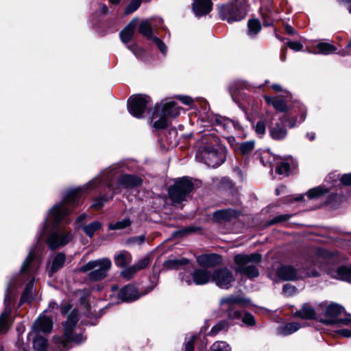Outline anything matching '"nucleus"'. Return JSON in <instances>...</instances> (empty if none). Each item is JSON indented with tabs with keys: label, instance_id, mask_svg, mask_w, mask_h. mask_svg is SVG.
Returning a JSON list of instances; mask_svg holds the SVG:
<instances>
[{
	"label": "nucleus",
	"instance_id": "obj_45",
	"mask_svg": "<svg viewBox=\"0 0 351 351\" xmlns=\"http://www.w3.org/2000/svg\"><path fill=\"white\" fill-rule=\"evenodd\" d=\"M150 256L147 254L142 258H139L135 263L134 265L138 271L147 268L150 264Z\"/></svg>",
	"mask_w": 351,
	"mask_h": 351
},
{
	"label": "nucleus",
	"instance_id": "obj_30",
	"mask_svg": "<svg viewBox=\"0 0 351 351\" xmlns=\"http://www.w3.org/2000/svg\"><path fill=\"white\" fill-rule=\"evenodd\" d=\"M138 19H133L125 27V28L121 31L120 32V38L121 40L126 45H129V42L132 38L134 31L137 26Z\"/></svg>",
	"mask_w": 351,
	"mask_h": 351
},
{
	"label": "nucleus",
	"instance_id": "obj_28",
	"mask_svg": "<svg viewBox=\"0 0 351 351\" xmlns=\"http://www.w3.org/2000/svg\"><path fill=\"white\" fill-rule=\"evenodd\" d=\"M193 283L196 285H204L212 282V274L205 269H195L192 273Z\"/></svg>",
	"mask_w": 351,
	"mask_h": 351
},
{
	"label": "nucleus",
	"instance_id": "obj_56",
	"mask_svg": "<svg viewBox=\"0 0 351 351\" xmlns=\"http://www.w3.org/2000/svg\"><path fill=\"white\" fill-rule=\"evenodd\" d=\"M145 241V236L144 234L132 237L129 239L128 242L130 243H135L141 245Z\"/></svg>",
	"mask_w": 351,
	"mask_h": 351
},
{
	"label": "nucleus",
	"instance_id": "obj_48",
	"mask_svg": "<svg viewBox=\"0 0 351 351\" xmlns=\"http://www.w3.org/2000/svg\"><path fill=\"white\" fill-rule=\"evenodd\" d=\"M254 148V143L253 141L244 142L239 145V150L243 155L249 154Z\"/></svg>",
	"mask_w": 351,
	"mask_h": 351
},
{
	"label": "nucleus",
	"instance_id": "obj_47",
	"mask_svg": "<svg viewBox=\"0 0 351 351\" xmlns=\"http://www.w3.org/2000/svg\"><path fill=\"white\" fill-rule=\"evenodd\" d=\"M141 0H132L125 8L124 13L128 15L135 12L141 5Z\"/></svg>",
	"mask_w": 351,
	"mask_h": 351
},
{
	"label": "nucleus",
	"instance_id": "obj_3",
	"mask_svg": "<svg viewBox=\"0 0 351 351\" xmlns=\"http://www.w3.org/2000/svg\"><path fill=\"white\" fill-rule=\"evenodd\" d=\"M50 211L51 209L49 210V213L45 219L42 234L48 231L50 226H53V228L48 232L46 242L49 248L51 250H54L60 248L71 242L73 239V235L70 231L58 226L60 221H62L66 215L62 217L60 221L55 222L53 221V217H50V219H49Z\"/></svg>",
	"mask_w": 351,
	"mask_h": 351
},
{
	"label": "nucleus",
	"instance_id": "obj_51",
	"mask_svg": "<svg viewBox=\"0 0 351 351\" xmlns=\"http://www.w3.org/2000/svg\"><path fill=\"white\" fill-rule=\"evenodd\" d=\"M180 278L182 282H185L187 285H191L193 283L192 273L184 271L180 274Z\"/></svg>",
	"mask_w": 351,
	"mask_h": 351
},
{
	"label": "nucleus",
	"instance_id": "obj_42",
	"mask_svg": "<svg viewBox=\"0 0 351 351\" xmlns=\"http://www.w3.org/2000/svg\"><path fill=\"white\" fill-rule=\"evenodd\" d=\"M189 263L186 258L182 259H171L166 261L165 265L167 268L173 269H178L179 266L186 265Z\"/></svg>",
	"mask_w": 351,
	"mask_h": 351
},
{
	"label": "nucleus",
	"instance_id": "obj_16",
	"mask_svg": "<svg viewBox=\"0 0 351 351\" xmlns=\"http://www.w3.org/2000/svg\"><path fill=\"white\" fill-rule=\"evenodd\" d=\"M87 218L88 215L86 213L80 215L76 219L75 224L77 228L83 230L87 237L92 238L95 233L101 228L102 225L99 221H93L88 224H86L85 222Z\"/></svg>",
	"mask_w": 351,
	"mask_h": 351
},
{
	"label": "nucleus",
	"instance_id": "obj_37",
	"mask_svg": "<svg viewBox=\"0 0 351 351\" xmlns=\"http://www.w3.org/2000/svg\"><path fill=\"white\" fill-rule=\"evenodd\" d=\"M331 191L330 189L324 186H319L313 189H310L307 193L306 195L308 199H319L326 193H328Z\"/></svg>",
	"mask_w": 351,
	"mask_h": 351
},
{
	"label": "nucleus",
	"instance_id": "obj_27",
	"mask_svg": "<svg viewBox=\"0 0 351 351\" xmlns=\"http://www.w3.org/2000/svg\"><path fill=\"white\" fill-rule=\"evenodd\" d=\"M142 179L135 175L123 174L118 180V184L123 188H133L141 185Z\"/></svg>",
	"mask_w": 351,
	"mask_h": 351
},
{
	"label": "nucleus",
	"instance_id": "obj_15",
	"mask_svg": "<svg viewBox=\"0 0 351 351\" xmlns=\"http://www.w3.org/2000/svg\"><path fill=\"white\" fill-rule=\"evenodd\" d=\"M209 122L216 127V130L219 132H230L233 130H240V124L227 117H221L218 114L209 116Z\"/></svg>",
	"mask_w": 351,
	"mask_h": 351
},
{
	"label": "nucleus",
	"instance_id": "obj_23",
	"mask_svg": "<svg viewBox=\"0 0 351 351\" xmlns=\"http://www.w3.org/2000/svg\"><path fill=\"white\" fill-rule=\"evenodd\" d=\"M239 213L234 209L218 210L213 213V219L218 223H223L236 219Z\"/></svg>",
	"mask_w": 351,
	"mask_h": 351
},
{
	"label": "nucleus",
	"instance_id": "obj_5",
	"mask_svg": "<svg viewBox=\"0 0 351 351\" xmlns=\"http://www.w3.org/2000/svg\"><path fill=\"white\" fill-rule=\"evenodd\" d=\"M180 110L174 101H161L157 104L151 117L152 127L156 130L165 129L168 125L169 118L177 117Z\"/></svg>",
	"mask_w": 351,
	"mask_h": 351
},
{
	"label": "nucleus",
	"instance_id": "obj_21",
	"mask_svg": "<svg viewBox=\"0 0 351 351\" xmlns=\"http://www.w3.org/2000/svg\"><path fill=\"white\" fill-rule=\"evenodd\" d=\"M263 98L266 103L268 105L272 106L277 112H287L290 110V107L287 104V101L285 98L267 95H265Z\"/></svg>",
	"mask_w": 351,
	"mask_h": 351
},
{
	"label": "nucleus",
	"instance_id": "obj_26",
	"mask_svg": "<svg viewBox=\"0 0 351 351\" xmlns=\"http://www.w3.org/2000/svg\"><path fill=\"white\" fill-rule=\"evenodd\" d=\"M197 262L204 267H214L221 263V258L215 254H202L197 257Z\"/></svg>",
	"mask_w": 351,
	"mask_h": 351
},
{
	"label": "nucleus",
	"instance_id": "obj_63",
	"mask_svg": "<svg viewBox=\"0 0 351 351\" xmlns=\"http://www.w3.org/2000/svg\"><path fill=\"white\" fill-rule=\"evenodd\" d=\"M58 305L54 302H51L48 306V308L45 311V313L51 312L54 309H58Z\"/></svg>",
	"mask_w": 351,
	"mask_h": 351
},
{
	"label": "nucleus",
	"instance_id": "obj_61",
	"mask_svg": "<svg viewBox=\"0 0 351 351\" xmlns=\"http://www.w3.org/2000/svg\"><path fill=\"white\" fill-rule=\"evenodd\" d=\"M17 351H29V346L21 341L20 339H18L16 342Z\"/></svg>",
	"mask_w": 351,
	"mask_h": 351
},
{
	"label": "nucleus",
	"instance_id": "obj_52",
	"mask_svg": "<svg viewBox=\"0 0 351 351\" xmlns=\"http://www.w3.org/2000/svg\"><path fill=\"white\" fill-rule=\"evenodd\" d=\"M127 48L137 58H141L144 53L143 50L138 47L136 44L128 45Z\"/></svg>",
	"mask_w": 351,
	"mask_h": 351
},
{
	"label": "nucleus",
	"instance_id": "obj_62",
	"mask_svg": "<svg viewBox=\"0 0 351 351\" xmlns=\"http://www.w3.org/2000/svg\"><path fill=\"white\" fill-rule=\"evenodd\" d=\"M290 217L291 216L289 215H282L277 216L273 219L271 223H276L278 222L287 221L290 218Z\"/></svg>",
	"mask_w": 351,
	"mask_h": 351
},
{
	"label": "nucleus",
	"instance_id": "obj_39",
	"mask_svg": "<svg viewBox=\"0 0 351 351\" xmlns=\"http://www.w3.org/2000/svg\"><path fill=\"white\" fill-rule=\"evenodd\" d=\"M247 35L250 37H254L261 29V25L258 19H250L247 23Z\"/></svg>",
	"mask_w": 351,
	"mask_h": 351
},
{
	"label": "nucleus",
	"instance_id": "obj_33",
	"mask_svg": "<svg viewBox=\"0 0 351 351\" xmlns=\"http://www.w3.org/2000/svg\"><path fill=\"white\" fill-rule=\"evenodd\" d=\"M336 51L337 48L333 45L319 42L313 45L312 53L314 54L329 55L335 53Z\"/></svg>",
	"mask_w": 351,
	"mask_h": 351
},
{
	"label": "nucleus",
	"instance_id": "obj_11",
	"mask_svg": "<svg viewBox=\"0 0 351 351\" xmlns=\"http://www.w3.org/2000/svg\"><path fill=\"white\" fill-rule=\"evenodd\" d=\"M278 277L284 281H295L306 277L318 276L319 272L313 270L312 271H304L295 269L289 265H282L277 269Z\"/></svg>",
	"mask_w": 351,
	"mask_h": 351
},
{
	"label": "nucleus",
	"instance_id": "obj_7",
	"mask_svg": "<svg viewBox=\"0 0 351 351\" xmlns=\"http://www.w3.org/2000/svg\"><path fill=\"white\" fill-rule=\"evenodd\" d=\"M247 0H236L234 3L219 6V12L222 20L228 23L243 19L247 12Z\"/></svg>",
	"mask_w": 351,
	"mask_h": 351
},
{
	"label": "nucleus",
	"instance_id": "obj_49",
	"mask_svg": "<svg viewBox=\"0 0 351 351\" xmlns=\"http://www.w3.org/2000/svg\"><path fill=\"white\" fill-rule=\"evenodd\" d=\"M223 313L227 315L228 319L230 320H237L241 319L242 317L241 312L235 309V308L224 311Z\"/></svg>",
	"mask_w": 351,
	"mask_h": 351
},
{
	"label": "nucleus",
	"instance_id": "obj_35",
	"mask_svg": "<svg viewBox=\"0 0 351 351\" xmlns=\"http://www.w3.org/2000/svg\"><path fill=\"white\" fill-rule=\"evenodd\" d=\"M155 24L152 19L143 21L139 25L138 32L143 36L153 40V38H156V36H154V30L153 26Z\"/></svg>",
	"mask_w": 351,
	"mask_h": 351
},
{
	"label": "nucleus",
	"instance_id": "obj_14",
	"mask_svg": "<svg viewBox=\"0 0 351 351\" xmlns=\"http://www.w3.org/2000/svg\"><path fill=\"white\" fill-rule=\"evenodd\" d=\"M234 281L232 271L226 267L217 268L212 274V282L220 289H229Z\"/></svg>",
	"mask_w": 351,
	"mask_h": 351
},
{
	"label": "nucleus",
	"instance_id": "obj_32",
	"mask_svg": "<svg viewBox=\"0 0 351 351\" xmlns=\"http://www.w3.org/2000/svg\"><path fill=\"white\" fill-rule=\"evenodd\" d=\"M132 260L131 254L126 250L118 251L114 254V261L117 267H125L129 265Z\"/></svg>",
	"mask_w": 351,
	"mask_h": 351
},
{
	"label": "nucleus",
	"instance_id": "obj_17",
	"mask_svg": "<svg viewBox=\"0 0 351 351\" xmlns=\"http://www.w3.org/2000/svg\"><path fill=\"white\" fill-rule=\"evenodd\" d=\"M250 303V300L239 295H229L223 297L219 300V305L222 312L231 310L236 306H243Z\"/></svg>",
	"mask_w": 351,
	"mask_h": 351
},
{
	"label": "nucleus",
	"instance_id": "obj_46",
	"mask_svg": "<svg viewBox=\"0 0 351 351\" xmlns=\"http://www.w3.org/2000/svg\"><path fill=\"white\" fill-rule=\"evenodd\" d=\"M276 171V173L280 175L287 176L290 171V165L288 162L282 161L279 165H278Z\"/></svg>",
	"mask_w": 351,
	"mask_h": 351
},
{
	"label": "nucleus",
	"instance_id": "obj_8",
	"mask_svg": "<svg viewBox=\"0 0 351 351\" xmlns=\"http://www.w3.org/2000/svg\"><path fill=\"white\" fill-rule=\"evenodd\" d=\"M196 159L208 167L215 168L226 160V151L222 147H200L196 153Z\"/></svg>",
	"mask_w": 351,
	"mask_h": 351
},
{
	"label": "nucleus",
	"instance_id": "obj_25",
	"mask_svg": "<svg viewBox=\"0 0 351 351\" xmlns=\"http://www.w3.org/2000/svg\"><path fill=\"white\" fill-rule=\"evenodd\" d=\"M329 274L333 278L351 283V266L342 265L332 269Z\"/></svg>",
	"mask_w": 351,
	"mask_h": 351
},
{
	"label": "nucleus",
	"instance_id": "obj_34",
	"mask_svg": "<svg viewBox=\"0 0 351 351\" xmlns=\"http://www.w3.org/2000/svg\"><path fill=\"white\" fill-rule=\"evenodd\" d=\"M295 315L304 319H312L315 317V311L310 303H305L300 310L296 311Z\"/></svg>",
	"mask_w": 351,
	"mask_h": 351
},
{
	"label": "nucleus",
	"instance_id": "obj_6",
	"mask_svg": "<svg viewBox=\"0 0 351 351\" xmlns=\"http://www.w3.org/2000/svg\"><path fill=\"white\" fill-rule=\"evenodd\" d=\"M261 255L258 253L250 254H237L234 257L236 272L247 276L249 278H256L259 275L257 265L261 262Z\"/></svg>",
	"mask_w": 351,
	"mask_h": 351
},
{
	"label": "nucleus",
	"instance_id": "obj_41",
	"mask_svg": "<svg viewBox=\"0 0 351 351\" xmlns=\"http://www.w3.org/2000/svg\"><path fill=\"white\" fill-rule=\"evenodd\" d=\"M131 225V221L129 218H125L121 221L115 223H110L108 225V229L111 230H122Z\"/></svg>",
	"mask_w": 351,
	"mask_h": 351
},
{
	"label": "nucleus",
	"instance_id": "obj_20",
	"mask_svg": "<svg viewBox=\"0 0 351 351\" xmlns=\"http://www.w3.org/2000/svg\"><path fill=\"white\" fill-rule=\"evenodd\" d=\"M213 8L212 0H193L192 10L197 17L209 14Z\"/></svg>",
	"mask_w": 351,
	"mask_h": 351
},
{
	"label": "nucleus",
	"instance_id": "obj_13",
	"mask_svg": "<svg viewBox=\"0 0 351 351\" xmlns=\"http://www.w3.org/2000/svg\"><path fill=\"white\" fill-rule=\"evenodd\" d=\"M151 103V98L146 95L137 94L131 96L128 101L129 112L134 117H143L145 109Z\"/></svg>",
	"mask_w": 351,
	"mask_h": 351
},
{
	"label": "nucleus",
	"instance_id": "obj_53",
	"mask_svg": "<svg viewBox=\"0 0 351 351\" xmlns=\"http://www.w3.org/2000/svg\"><path fill=\"white\" fill-rule=\"evenodd\" d=\"M282 291L286 295L291 296L295 294L298 292V290L295 286L290 284H286L283 286Z\"/></svg>",
	"mask_w": 351,
	"mask_h": 351
},
{
	"label": "nucleus",
	"instance_id": "obj_40",
	"mask_svg": "<svg viewBox=\"0 0 351 351\" xmlns=\"http://www.w3.org/2000/svg\"><path fill=\"white\" fill-rule=\"evenodd\" d=\"M229 327V324L226 320H221L215 324L211 328L210 331L208 332V335L210 336H215L219 332L223 330H226Z\"/></svg>",
	"mask_w": 351,
	"mask_h": 351
},
{
	"label": "nucleus",
	"instance_id": "obj_60",
	"mask_svg": "<svg viewBox=\"0 0 351 351\" xmlns=\"http://www.w3.org/2000/svg\"><path fill=\"white\" fill-rule=\"evenodd\" d=\"M178 97L180 101L185 105L191 106L193 103V99L189 96L179 95Z\"/></svg>",
	"mask_w": 351,
	"mask_h": 351
},
{
	"label": "nucleus",
	"instance_id": "obj_29",
	"mask_svg": "<svg viewBox=\"0 0 351 351\" xmlns=\"http://www.w3.org/2000/svg\"><path fill=\"white\" fill-rule=\"evenodd\" d=\"M269 133L273 140L282 141L287 137L288 131L285 125L278 122L269 128Z\"/></svg>",
	"mask_w": 351,
	"mask_h": 351
},
{
	"label": "nucleus",
	"instance_id": "obj_59",
	"mask_svg": "<svg viewBox=\"0 0 351 351\" xmlns=\"http://www.w3.org/2000/svg\"><path fill=\"white\" fill-rule=\"evenodd\" d=\"M340 182L345 186H351V173L343 174L341 178Z\"/></svg>",
	"mask_w": 351,
	"mask_h": 351
},
{
	"label": "nucleus",
	"instance_id": "obj_1",
	"mask_svg": "<svg viewBox=\"0 0 351 351\" xmlns=\"http://www.w3.org/2000/svg\"><path fill=\"white\" fill-rule=\"evenodd\" d=\"M120 166L113 165L108 169L102 171L99 175L90 180L82 186L70 189L66 191L62 201L56 204L49 213V218L53 217V221L58 222L64 215H69L71 213V207L77 206L83 194L88 193L92 190L99 188L108 189V193L101 194L94 199L91 207L95 210L101 208L104 203L113 197L114 194L120 192L119 186L114 187L112 183L113 178L119 172Z\"/></svg>",
	"mask_w": 351,
	"mask_h": 351
},
{
	"label": "nucleus",
	"instance_id": "obj_54",
	"mask_svg": "<svg viewBox=\"0 0 351 351\" xmlns=\"http://www.w3.org/2000/svg\"><path fill=\"white\" fill-rule=\"evenodd\" d=\"M153 42L156 44L161 53L164 55L167 53V48L166 45L158 37L153 38Z\"/></svg>",
	"mask_w": 351,
	"mask_h": 351
},
{
	"label": "nucleus",
	"instance_id": "obj_9",
	"mask_svg": "<svg viewBox=\"0 0 351 351\" xmlns=\"http://www.w3.org/2000/svg\"><path fill=\"white\" fill-rule=\"evenodd\" d=\"M112 266V262L108 258H102L95 261H90L82 265L80 271L89 273V278L94 281L105 278Z\"/></svg>",
	"mask_w": 351,
	"mask_h": 351
},
{
	"label": "nucleus",
	"instance_id": "obj_22",
	"mask_svg": "<svg viewBox=\"0 0 351 351\" xmlns=\"http://www.w3.org/2000/svg\"><path fill=\"white\" fill-rule=\"evenodd\" d=\"M143 294L140 293L134 285H126L123 287L119 293V298L126 302H131L138 299Z\"/></svg>",
	"mask_w": 351,
	"mask_h": 351
},
{
	"label": "nucleus",
	"instance_id": "obj_50",
	"mask_svg": "<svg viewBox=\"0 0 351 351\" xmlns=\"http://www.w3.org/2000/svg\"><path fill=\"white\" fill-rule=\"evenodd\" d=\"M243 323L247 326H253L256 324L254 317L250 313H245L241 317Z\"/></svg>",
	"mask_w": 351,
	"mask_h": 351
},
{
	"label": "nucleus",
	"instance_id": "obj_58",
	"mask_svg": "<svg viewBox=\"0 0 351 351\" xmlns=\"http://www.w3.org/2000/svg\"><path fill=\"white\" fill-rule=\"evenodd\" d=\"M195 336H191L185 343V351H193Z\"/></svg>",
	"mask_w": 351,
	"mask_h": 351
},
{
	"label": "nucleus",
	"instance_id": "obj_43",
	"mask_svg": "<svg viewBox=\"0 0 351 351\" xmlns=\"http://www.w3.org/2000/svg\"><path fill=\"white\" fill-rule=\"evenodd\" d=\"M137 271H138L134 264L132 265L126 267L124 269H123L121 272V275L123 278L129 280L134 277Z\"/></svg>",
	"mask_w": 351,
	"mask_h": 351
},
{
	"label": "nucleus",
	"instance_id": "obj_64",
	"mask_svg": "<svg viewBox=\"0 0 351 351\" xmlns=\"http://www.w3.org/2000/svg\"><path fill=\"white\" fill-rule=\"evenodd\" d=\"M339 334L345 337H350L351 329H341L339 330Z\"/></svg>",
	"mask_w": 351,
	"mask_h": 351
},
{
	"label": "nucleus",
	"instance_id": "obj_36",
	"mask_svg": "<svg viewBox=\"0 0 351 351\" xmlns=\"http://www.w3.org/2000/svg\"><path fill=\"white\" fill-rule=\"evenodd\" d=\"M201 147H221L219 145V137L214 133H205L202 136L201 138Z\"/></svg>",
	"mask_w": 351,
	"mask_h": 351
},
{
	"label": "nucleus",
	"instance_id": "obj_31",
	"mask_svg": "<svg viewBox=\"0 0 351 351\" xmlns=\"http://www.w3.org/2000/svg\"><path fill=\"white\" fill-rule=\"evenodd\" d=\"M304 326V324L298 322L286 323L278 327L277 333L282 336H287L295 332Z\"/></svg>",
	"mask_w": 351,
	"mask_h": 351
},
{
	"label": "nucleus",
	"instance_id": "obj_24",
	"mask_svg": "<svg viewBox=\"0 0 351 351\" xmlns=\"http://www.w3.org/2000/svg\"><path fill=\"white\" fill-rule=\"evenodd\" d=\"M298 108L300 109L299 120L297 117H292L289 114H285L281 119H280V121H285L289 128H293L296 127L298 124H300L304 122L306 117V109L302 104H299Z\"/></svg>",
	"mask_w": 351,
	"mask_h": 351
},
{
	"label": "nucleus",
	"instance_id": "obj_2",
	"mask_svg": "<svg viewBox=\"0 0 351 351\" xmlns=\"http://www.w3.org/2000/svg\"><path fill=\"white\" fill-rule=\"evenodd\" d=\"M40 263V259L35 255L34 248H32L21 265L19 279L13 278L8 285L4 297L5 308L0 315V333H3L8 330V317L12 309L11 304L15 298L14 289L18 285H21V282L27 281V284L21 295L20 304L29 302L33 299L34 274L38 269Z\"/></svg>",
	"mask_w": 351,
	"mask_h": 351
},
{
	"label": "nucleus",
	"instance_id": "obj_44",
	"mask_svg": "<svg viewBox=\"0 0 351 351\" xmlns=\"http://www.w3.org/2000/svg\"><path fill=\"white\" fill-rule=\"evenodd\" d=\"M210 351H231V348L226 342L219 341L211 346Z\"/></svg>",
	"mask_w": 351,
	"mask_h": 351
},
{
	"label": "nucleus",
	"instance_id": "obj_57",
	"mask_svg": "<svg viewBox=\"0 0 351 351\" xmlns=\"http://www.w3.org/2000/svg\"><path fill=\"white\" fill-rule=\"evenodd\" d=\"M287 46L295 51H301L303 48V45L300 42L289 41L287 43Z\"/></svg>",
	"mask_w": 351,
	"mask_h": 351
},
{
	"label": "nucleus",
	"instance_id": "obj_10",
	"mask_svg": "<svg viewBox=\"0 0 351 351\" xmlns=\"http://www.w3.org/2000/svg\"><path fill=\"white\" fill-rule=\"evenodd\" d=\"M325 317L321 322L327 325L348 324L351 319L346 317L344 308L337 304L328 305L325 310Z\"/></svg>",
	"mask_w": 351,
	"mask_h": 351
},
{
	"label": "nucleus",
	"instance_id": "obj_55",
	"mask_svg": "<svg viewBox=\"0 0 351 351\" xmlns=\"http://www.w3.org/2000/svg\"><path fill=\"white\" fill-rule=\"evenodd\" d=\"M254 129H255L256 132L258 134H260V135L264 134L265 132V130H266L265 123L264 122V121H263V120L258 121L256 123V124L255 125Z\"/></svg>",
	"mask_w": 351,
	"mask_h": 351
},
{
	"label": "nucleus",
	"instance_id": "obj_4",
	"mask_svg": "<svg viewBox=\"0 0 351 351\" xmlns=\"http://www.w3.org/2000/svg\"><path fill=\"white\" fill-rule=\"evenodd\" d=\"M77 322V311L73 310L67 316V319L64 324V336L55 338L59 348L67 350L69 348V344L70 343L80 344L86 340V337L81 332L79 334L76 332Z\"/></svg>",
	"mask_w": 351,
	"mask_h": 351
},
{
	"label": "nucleus",
	"instance_id": "obj_18",
	"mask_svg": "<svg viewBox=\"0 0 351 351\" xmlns=\"http://www.w3.org/2000/svg\"><path fill=\"white\" fill-rule=\"evenodd\" d=\"M53 327V322L51 318L45 315H40L36 319L32 326V331L29 333L27 339H29L34 334L40 332L49 333Z\"/></svg>",
	"mask_w": 351,
	"mask_h": 351
},
{
	"label": "nucleus",
	"instance_id": "obj_38",
	"mask_svg": "<svg viewBox=\"0 0 351 351\" xmlns=\"http://www.w3.org/2000/svg\"><path fill=\"white\" fill-rule=\"evenodd\" d=\"M31 337L33 338V347L37 351H45L47 341L43 337L38 336V334H34Z\"/></svg>",
	"mask_w": 351,
	"mask_h": 351
},
{
	"label": "nucleus",
	"instance_id": "obj_19",
	"mask_svg": "<svg viewBox=\"0 0 351 351\" xmlns=\"http://www.w3.org/2000/svg\"><path fill=\"white\" fill-rule=\"evenodd\" d=\"M66 262V255L62 252H58L54 254L51 261L48 263L47 272L49 276L51 277L58 270L62 269Z\"/></svg>",
	"mask_w": 351,
	"mask_h": 351
},
{
	"label": "nucleus",
	"instance_id": "obj_12",
	"mask_svg": "<svg viewBox=\"0 0 351 351\" xmlns=\"http://www.w3.org/2000/svg\"><path fill=\"white\" fill-rule=\"evenodd\" d=\"M193 184L188 178H183L178 180L168 190L170 199L180 203L185 199L186 197L192 191Z\"/></svg>",
	"mask_w": 351,
	"mask_h": 351
}]
</instances>
